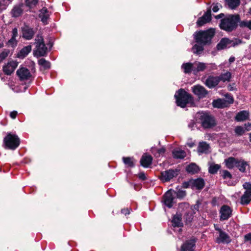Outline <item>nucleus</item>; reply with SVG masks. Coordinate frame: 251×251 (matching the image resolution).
I'll use <instances>...</instances> for the list:
<instances>
[{"instance_id":"nucleus-1","label":"nucleus","mask_w":251,"mask_h":251,"mask_svg":"<svg viewBox=\"0 0 251 251\" xmlns=\"http://www.w3.org/2000/svg\"><path fill=\"white\" fill-rule=\"evenodd\" d=\"M240 20L238 14L228 15L222 19L220 23V27L227 32L235 30Z\"/></svg>"},{"instance_id":"nucleus-2","label":"nucleus","mask_w":251,"mask_h":251,"mask_svg":"<svg viewBox=\"0 0 251 251\" xmlns=\"http://www.w3.org/2000/svg\"><path fill=\"white\" fill-rule=\"evenodd\" d=\"M195 119L197 122L201 124L202 127L205 129L212 128L216 125L214 117L207 112H198L196 115Z\"/></svg>"},{"instance_id":"nucleus-3","label":"nucleus","mask_w":251,"mask_h":251,"mask_svg":"<svg viewBox=\"0 0 251 251\" xmlns=\"http://www.w3.org/2000/svg\"><path fill=\"white\" fill-rule=\"evenodd\" d=\"M175 98L177 106L185 108L188 103H193L194 99L192 95L183 89H180L176 92Z\"/></svg>"},{"instance_id":"nucleus-4","label":"nucleus","mask_w":251,"mask_h":251,"mask_svg":"<svg viewBox=\"0 0 251 251\" xmlns=\"http://www.w3.org/2000/svg\"><path fill=\"white\" fill-rule=\"evenodd\" d=\"M214 34V29L210 28L207 30L196 32L194 34V36L197 43L205 45L211 42V40Z\"/></svg>"},{"instance_id":"nucleus-5","label":"nucleus","mask_w":251,"mask_h":251,"mask_svg":"<svg viewBox=\"0 0 251 251\" xmlns=\"http://www.w3.org/2000/svg\"><path fill=\"white\" fill-rule=\"evenodd\" d=\"M20 140L16 134L9 133L4 138L3 147L5 149L15 150L20 145Z\"/></svg>"},{"instance_id":"nucleus-6","label":"nucleus","mask_w":251,"mask_h":251,"mask_svg":"<svg viewBox=\"0 0 251 251\" xmlns=\"http://www.w3.org/2000/svg\"><path fill=\"white\" fill-rule=\"evenodd\" d=\"M36 48L34 50L33 54L37 57L44 56L47 55L48 48L46 46L44 39L42 36L38 35L35 39Z\"/></svg>"},{"instance_id":"nucleus-7","label":"nucleus","mask_w":251,"mask_h":251,"mask_svg":"<svg viewBox=\"0 0 251 251\" xmlns=\"http://www.w3.org/2000/svg\"><path fill=\"white\" fill-rule=\"evenodd\" d=\"M246 190L240 198V203L243 205H247L251 201V183L246 182L243 185Z\"/></svg>"},{"instance_id":"nucleus-8","label":"nucleus","mask_w":251,"mask_h":251,"mask_svg":"<svg viewBox=\"0 0 251 251\" xmlns=\"http://www.w3.org/2000/svg\"><path fill=\"white\" fill-rule=\"evenodd\" d=\"M216 69V65L214 63H205L198 62L194 64L193 73L196 74L198 72H202L205 70L211 71Z\"/></svg>"},{"instance_id":"nucleus-9","label":"nucleus","mask_w":251,"mask_h":251,"mask_svg":"<svg viewBox=\"0 0 251 251\" xmlns=\"http://www.w3.org/2000/svg\"><path fill=\"white\" fill-rule=\"evenodd\" d=\"M217 229L219 230V229ZM219 232H217L218 235L215 239V242L218 244L230 243L231 240L229 235L223 230L219 229Z\"/></svg>"},{"instance_id":"nucleus-10","label":"nucleus","mask_w":251,"mask_h":251,"mask_svg":"<svg viewBox=\"0 0 251 251\" xmlns=\"http://www.w3.org/2000/svg\"><path fill=\"white\" fill-rule=\"evenodd\" d=\"M205 85L209 89L216 87L219 83V78L218 76L209 75L207 77L202 78Z\"/></svg>"},{"instance_id":"nucleus-11","label":"nucleus","mask_w":251,"mask_h":251,"mask_svg":"<svg viewBox=\"0 0 251 251\" xmlns=\"http://www.w3.org/2000/svg\"><path fill=\"white\" fill-rule=\"evenodd\" d=\"M177 175V170L169 169L161 172L160 179L163 182H168Z\"/></svg>"},{"instance_id":"nucleus-12","label":"nucleus","mask_w":251,"mask_h":251,"mask_svg":"<svg viewBox=\"0 0 251 251\" xmlns=\"http://www.w3.org/2000/svg\"><path fill=\"white\" fill-rule=\"evenodd\" d=\"M232 210L229 206L223 205L219 211L220 220L222 221L228 220L232 216Z\"/></svg>"},{"instance_id":"nucleus-13","label":"nucleus","mask_w":251,"mask_h":251,"mask_svg":"<svg viewBox=\"0 0 251 251\" xmlns=\"http://www.w3.org/2000/svg\"><path fill=\"white\" fill-rule=\"evenodd\" d=\"M192 91L200 99L206 97L208 93V91L203 86L200 85L193 86L192 87Z\"/></svg>"},{"instance_id":"nucleus-14","label":"nucleus","mask_w":251,"mask_h":251,"mask_svg":"<svg viewBox=\"0 0 251 251\" xmlns=\"http://www.w3.org/2000/svg\"><path fill=\"white\" fill-rule=\"evenodd\" d=\"M163 199L164 204L166 206L169 208L173 207L175 197L172 189L169 190L165 193Z\"/></svg>"},{"instance_id":"nucleus-15","label":"nucleus","mask_w":251,"mask_h":251,"mask_svg":"<svg viewBox=\"0 0 251 251\" xmlns=\"http://www.w3.org/2000/svg\"><path fill=\"white\" fill-rule=\"evenodd\" d=\"M211 20V8H209L204 15L199 18L197 22V25L201 26Z\"/></svg>"},{"instance_id":"nucleus-16","label":"nucleus","mask_w":251,"mask_h":251,"mask_svg":"<svg viewBox=\"0 0 251 251\" xmlns=\"http://www.w3.org/2000/svg\"><path fill=\"white\" fill-rule=\"evenodd\" d=\"M23 37L26 40H30L33 38L35 31L33 28L28 26H25L22 28Z\"/></svg>"},{"instance_id":"nucleus-17","label":"nucleus","mask_w":251,"mask_h":251,"mask_svg":"<svg viewBox=\"0 0 251 251\" xmlns=\"http://www.w3.org/2000/svg\"><path fill=\"white\" fill-rule=\"evenodd\" d=\"M16 73L21 80L29 79L31 76L30 71L25 68H22L18 69Z\"/></svg>"},{"instance_id":"nucleus-18","label":"nucleus","mask_w":251,"mask_h":251,"mask_svg":"<svg viewBox=\"0 0 251 251\" xmlns=\"http://www.w3.org/2000/svg\"><path fill=\"white\" fill-rule=\"evenodd\" d=\"M195 244L196 241L194 239L187 240L181 245L180 251H194Z\"/></svg>"},{"instance_id":"nucleus-19","label":"nucleus","mask_w":251,"mask_h":251,"mask_svg":"<svg viewBox=\"0 0 251 251\" xmlns=\"http://www.w3.org/2000/svg\"><path fill=\"white\" fill-rule=\"evenodd\" d=\"M18 66V63L15 61H12L8 63L3 67V71L5 74L10 75L14 71Z\"/></svg>"},{"instance_id":"nucleus-20","label":"nucleus","mask_w":251,"mask_h":251,"mask_svg":"<svg viewBox=\"0 0 251 251\" xmlns=\"http://www.w3.org/2000/svg\"><path fill=\"white\" fill-rule=\"evenodd\" d=\"M191 184L192 188L201 190L204 187L205 182L203 178L200 177L196 179H191Z\"/></svg>"},{"instance_id":"nucleus-21","label":"nucleus","mask_w":251,"mask_h":251,"mask_svg":"<svg viewBox=\"0 0 251 251\" xmlns=\"http://www.w3.org/2000/svg\"><path fill=\"white\" fill-rule=\"evenodd\" d=\"M172 155L175 159H183L186 156V152L182 149L176 148L172 151Z\"/></svg>"},{"instance_id":"nucleus-22","label":"nucleus","mask_w":251,"mask_h":251,"mask_svg":"<svg viewBox=\"0 0 251 251\" xmlns=\"http://www.w3.org/2000/svg\"><path fill=\"white\" fill-rule=\"evenodd\" d=\"M152 157L150 155L144 154L140 160L141 165L144 168H148L151 164Z\"/></svg>"},{"instance_id":"nucleus-23","label":"nucleus","mask_w":251,"mask_h":251,"mask_svg":"<svg viewBox=\"0 0 251 251\" xmlns=\"http://www.w3.org/2000/svg\"><path fill=\"white\" fill-rule=\"evenodd\" d=\"M31 50L32 47L31 45L24 47L17 53V57L20 59L24 58L31 51Z\"/></svg>"},{"instance_id":"nucleus-24","label":"nucleus","mask_w":251,"mask_h":251,"mask_svg":"<svg viewBox=\"0 0 251 251\" xmlns=\"http://www.w3.org/2000/svg\"><path fill=\"white\" fill-rule=\"evenodd\" d=\"M238 159L233 157H229L225 160V163L226 167L229 169H232L236 167Z\"/></svg>"},{"instance_id":"nucleus-25","label":"nucleus","mask_w":251,"mask_h":251,"mask_svg":"<svg viewBox=\"0 0 251 251\" xmlns=\"http://www.w3.org/2000/svg\"><path fill=\"white\" fill-rule=\"evenodd\" d=\"M49 12L46 8L43 7L40 10L39 17L41 19V21L44 24H47V21L49 18Z\"/></svg>"},{"instance_id":"nucleus-26","label":"nucleus","mask_w":251,"mask_h":251,"mask_svg":"<svg viewBox=\"0 0 251 251\" xmlns=\"http://www.w3.org/2000/svg\"><path fill=\"white\" fill-rule=\"evenodd\" d=\"M249 166V164L242 159H238L236 167L238 169L240 172L245 173L246 172V168Z\"/></svg>"},{"instance_id":"nucleus-27","label":"nucleus","mask_w":251,"mask_h":251,"mask_svg":"<svg viewBox=\"0 0 251 251\" xmlns=\"http://www.w3.org/2000/svg\"><path fill=\"white\" fill-rule=\"evenodd\" d=\"M186 170L189 174L194 175L198 173L200 171V168L196 164L192 163L187 166Z\"/></svg>"},{"instance_id":"nucleus-28","label":"nucleus","mask_w":251,"mask_h":251,"mask_svg":"<svg viewBox=\"0 0 251 251\" xmlns=\"http://www.w3.org/2000/svg\"><path fill=\"white\" fill-rule=\"evenodd\" d=\"M151 151L155 157H159L165 153L166 149L164 147L160 149H157L155 147H152L151 149Z\"/></svg>"},{"instance_id":"nucleus-29","label":"nucleus","mask_w":251,"mask_h":251,"mask_svg":"<svg viewBox=\"0 0 251 251\" xmlns=\"http://www.w3.org/2000/svg\"><path fill=\"white\" fill-rule=\"evenodd\" d=\"M212 105L215 108H223L227 107L225 99H218L214 100L212 102Z\"/></svg>"},{"instance_id":"nucleus-30","label":"nucleus","mask_w":251,"mask_h":251,"mask_svg":"<svg viewBox=\"0 0 251 251\" xmlns=\"http://www.w3.org/2000/svg\"><path fill=\"white\" fill-rule=\"evenodd\" d=\"M249 113L247 111L243 110L238 113L235 120L238 122L244 121L249 118Z\"/></svg>"},{"instance_id":"nucleus-31","label":"nucleus","mask_w":251,"mask_h":251,"mask_svg":"<svg viewBox=\"0 0 251 251\" xmlns=\"http://www.w3.org/2000/svg\"><path fill=\"white\" fill-rule=\"evenodd\" d=\"M181 215H175L172 220V225L174 227H182L183 226L181 222Z\"/></svg>"},{"instance_id":"nucleus-32","label":"nucleus","mask_w":251,"mask_h":251,"mask_svg":"<svg viewBox=\"0 0 251 251\" xmlns=\"http://www.w3.org/2000/svg\"><path fill=\"white\" fill-rule=\"evenodd\" d=\"M209 146L205 142H202L199 143L198 151L201 153H207L208 152Z\"/></svg>"},{"instance_id":"nucleus-33","label":"nucleus","mask_w":251,"mask_h":251,"mask_svg":"<svg viewBox=\"0 0 251 251\" xmlns=\"http://www.w3.org/2000/svg\"><path fill=\"white\" fill-rule=\"evenodd\" d=\"M23 10L20 5H16L11 11V15L13 17H18L22 14Z\"/></svg>"},{"instance_id":"nucleus-34","label":"nucleus","mask_w":251,"mask_h":251,"mask_svg":"<svg viewBox=\"0 0 251 251\" xmlns=\"http://www.w3.org/2000/svg\"><path fill=\"white\" fill-rule=\"evenodd\" d=\"M220 168L221 165L219 164H216L214 163H209L208 172L210 174H215Z\"/></svg>"},{"instance_id":"nucleus-35","label":"nucleus","mask_w":251,"mask_h":251,"mask_svg":"<svg viewBox=\"0 0 251 251\" xmlns=\"http://www.w3.org/2000/svg\"><path fill=\"white\" fill-rule=\"evenodd\" d=\"M181 68L183 70L185 74H189L193 72L194 64L191 63H183L181 66Z\"/></svg>"},{"instance_id":"nucleus-36","label":"nucleus","mask_w":251,"mask_h":251,"mask_svg":"<svg viewBox=\"0 0 251 251\" xmlns=\"http://www.w3.org/2000/svg\"><path fill=\"white\" fill-rule=\"evenodd\" d=\"M228 43V38H222L220 42L217 45V48L218 50H223L226 48H229Z\"/></svg>"},{"instance_id":"nucleus-37","label":"nucleus","mask_w":251,"mask_h":251,"mask_svg":"<svg viewBox=\"0 0 251 251\" xmlns=\"http://www.w3.org/2000/svg\"><path fill=\"white\" fill-rule=\"evenodd\" d=\"M231 74L229 72H226L225 73L221 74L218 76L219 78V82L222 81L223 82L229 81L231 78Z\"/></svg>"},{"instance_id":"nucleus-38","label":"nucleus","mask_w":251,"mask_h":251,"mask_svg":"<svg viewBox=\"0 0 251 251\" xmlns=\"http://www.w3.org/2000/svg\"><path fill=\"white\" fill-rule=\"evenodd\" d=\"M176 191L172 190L173 194H176L177 198L179 199H182L186 196V191L178 187L176 188Z\"/></svg>"},{"instance_id":"nucleus-39","label":"nucleus","mask_w":251,"mask_h":251,"mask_svg":"<svg viewBox=\"0 0 251 251\" xmlns=\"http://www.w3.org/2000/svg\"><path fill=\"white\" fill-rule=\"evenodd\" d=\"M122 159L123 162L127 167L132 168L135 166L133 157H123Z\"/></svg>"},{"instance_id":"nucleus-40","label":"nucleus","mask_w":251,"mask_h":251,"mask_svg":"<svg viewBox=\"0 0 251 251\" xmlns=\"http://www.w3.org/2000/svg\"><path fill=\"white\" fill-rule=\"evenodd\" d=\"M226 4L232 9L236 8L240 4V0H225Z\"/></svg>"},{"instance_id":"nucleus-41","label":"nucleus","mask_w":251,"mask_h":251,"mask_svg":"<svg viewBox=\"0 0 251 251\" xmlns=\"http://www.w3.org/2000/svg\"><path fill=\"white\" fill-rule=\"evenodd\" d=\"M203 44H199L197 43L192 48V50L194 53L197 54H201L203 50Z\"/></svg>"},{"instance_id":"nucleus-42","label":"nucleus","mask_w":251,"mask_h":251,"mask_svg":"<svg viewBox=\"0 0 251 251\" xmlns=\"http://www.w3.org/2000/svg\"><path fill=\"white\" fill-rule=\"evenodd\" d=\"M38 64L43 68L44 70H47L50 68V63L49 61L45 60L44 58H41L38 60Z\"/></svg>"},{"instance_id":"nucleus-43","label":"nucleus","mask_w":251,"mask_h":251,"mask_svg":"<svg viewBox=\"0 0 251 251\" xmlns=\"http://www.w3.org/2000/svg\"><path fill=\"white\" fill-rule=\"evenodd\" d=\"M239 26L241 28H247L251 30V20H240Z\"/></svg>"},{"instance_id":"nucleus-44","label":"nucleus","mask_w":251,"mask_h":251,"mask_svg":"<svg viewBox=\"0 0 251 251\" xmlns=\"http://www.w3.org/2000/svg\"><path fill=\"white\" fill-rule=\"evenodd\" d=\"M225 99H224L227 107L229 106L230 104L233 103L234 98L230 94L227 93L225 95Z\"/></svg>"},{"instance_id":"nucleus-45","label":"nucleus","mask_w":251,"mask_h":251,"mask_svg":"<svg viewBox=\"0 0 251 251\" xmlns=\"http://www.w3.org/2000/svg\"><path fill=\"white\" fill-rule=\"evenodd\" d=\"M18 41L16 39L11 37V38L7 41V45L8 47L14 48L17 46Z\"/></svg>"},{"instance_id":"nucleus-46","label":"nucleus","mask_w":251,"mask_h":251,"mask_svg":"<svg viewBox=\"0 0 251 251\" xmlns=\"http://www.w3.org/2000/svg\"><path fill=\"white\" fill-rule=\"evenodd\" d=\"M246 131L245 127L237 126L235 128V133L238 136L242 135Z\"/></svg>"},{"instance_id":"nucleus-47","label":"nucleus","mask_w":251,"mask_h":251,"mask_svg":"<svg viewBox=\"0 0 251 251\" xmlns=\"http://www.w3.org/2000/svg\"><path fill=\"white\" fill-rule=\"evenodd\" d=\"M38 2V0H26L25 2L27 6L31 8L35 6Z\"/></svg>"},{"instance_id":"nucleus-48","label":"nucleus","mask_w":251,"mask_h":251,"mask_svg":"<svg viewBox=\"0 0 251 251\" xmlns=\"http://www.w3.org/2000/svg\"><path fill=\"white\" fill-rule=\"evenodd\" d=\"M222 176L224 179H230L232 178V175L227 170H223Z\"/></svg>"},{"instance_id":"nucleus-49","label":"nucleus","mask_w":251,"mask_h":251,"mask_svg":"<svg viewBox=\"0 0 251 251\" xmlns=\"http://www.w3.org/2000/svg\"><path fill=\"white\" fill-rule=\"evenodd\" d=\"M198 123L197 121L195 120H191L188 124V126L191 130H194V128L196 127V124Z\"/></svg>"},{"instance_id":"nucleus-50","label":"nucleus","mask_w":251,"mask_h":251,"mask_svg":"<svg viewBox=\"0 0 251 251\" xmlns=\"http://www.w3.org/2000/svg\"><path fill=\"white\" fill-rule=\"evenodd\" d=\"M185 218L187 222H190L193 219V215L191 213L187 212L185 215Z\"/></svg>"},{"instance_id":"nucleus-51","label":"nucleus","mask_w":251,"mask_h":251,"mask_svg":"<svg viewBox=\"0 0 251 251\" xmlns=\"http://www.w3.org/2000/svg\"><path fill=\"white\" fill-rule=\"evenodd\" d=\"M212 11L214 12H217L218 11V10H219V7H222L221 4L218 3H213L212 5Z\"/></svg>"},{"instance_id":"nucleus-52","label":"nucleus","mask_w":251,"mask_h":251,"mask_svg":"<svg viewBox=\"0 0 251 251\" xmlns=\"http://www.w3.org/2000/svg\"><path fill=\"white\" fill-rule=\"evenodd\" d=\"M242 43V40L239 39L235 38L232 39V47H236Z\"/></svg>"},{"instance_id":"nucleus-53","label":"nucleus","mask_w":251,"mask_h":251,"mask_svg":"<svg viewBox=\"0 0 251 251\" xmlns=\"http://www.w3.org/2000/svg\"><path fill=\"white\" fill-rule=\"evenodd\" d=\"M8 51H2L0 53V62L3 61L8 56Z\"/></svg>"},{"instance_id":"nucleus-54","label":"nucleus","mask_w":251,"mask_h":251,"mask_svg":"<svg viewBox=\"0 0 251 251\" xmlns=\"http://www.w3.org/2000/svg\"><path fill=\"white\" fill-rule=\"evenodd\" d=\"M182 187L185 188H187L189 186H191L192 187V184H191V179H190L188 181H184L182 184Z\"/></svg>"},{"instance_id":"nucleus-55","label":"nucleus","mask_w":251,"mask_h":251,"mask_svg":"<svg viewBox=\"0 0 251 251\" xmlns=\"http://www.w3.org/2000/svg\"><path fill=\"white\" fill-rule=\"evenodd\" d=\"M18 29L17 28L15 27L13 28L12 30V34H11V37H13V38L16 39V37H18Z\"/></svg>"},{"instance_id":"nucleus-56","label":"nucleus","mask_w":251,"mask_h":251,"mask_svg":"<svg viewBox=\"0 0 251 251\" xmlns=\"http://www.w3.org/2000/svg\"><path fill=\"white\" fill-rule=\"evenodd\" d=\"M131 211H132L131 208H124L121 210V213L126 215L129 214Z\"/></svg>"},{"instance_id":"nucleus-57","label":"nucleus","mask_w":251,"mask_h":251,"mask_svg":"<svg viewBox=\"0 0 251 251\" xmlns=\"http://www.w3.org/2000/svg\"><path fill=\"white\" fill-rule=\"evenodd\" d=\"M200 204V203L199 202H197V203L193 206V208L192 209V210L193 211V214L195 213V211L199 210Z\"/></svg>"},{"instance_id":"nucleus-58","label":"nucleus","mask_w":251,"mask_h":251,"mask_svg":"<svg viewBox=\"0 0 251 251\" xmlns=\"http://www.w3.org/2000/svg\"><path fill=\"white\" fill-rule=\"evenodd\" d=\"M138 177L139 178L142 180H145L146 179L147 177L146 176V175L144 173H140L139 174V175H138Z\"/></svg>"},{"instance_id":"nucleus-59","label":"nucleus","mask_w":251,"mask_h":251,"mask_svg":"<svg viewBox=\"0 0 251 251\" xmlns=\"http://www.w3.org/2000/svg\"><path fill=\"white\" fill-rule=\"evenodd\" d=\"M17 111H13L12 112H10V117L13 119H14L16 118L17 115Z\"/></svg>"},{"instance_id":"nucleus-60","label":"nucleus","mask_w":251,"mask_h":251,"mask_svg":"<svg viewBox=\"0 0 251 251\" xmlns=\"http://www.w3.org/2000/svg\"><path fill=\"white\" fill-rule=\"evenodd\" d=\"M245 241H251V233L246 234L244 236Z\"/></svg>"},{"instance_id":"nucleus-61","label":"nucleus","mask_w":251,"mask_h":251,"mask_svg":"<svg viewBox=\"0 0 251 251\" xmlns=\"http://www.w3.org/2000/svg\"><path fill=\"white\" fill-rule=\"evenodd\" d=\"M245 129L246 131H249L251 130V124L248 123L245 124Z\"/></svg>"},{"instance_id":"nucleus-62","label":"nucleus","mask_w":251,"mask_h":251,"mask_svg":"<svg viewBox=\"0 0 251 251\" xmlns=\"http://www.w3.org/2000/svg\"><path fill=\"white\" fill-rule=\"evenodd\" d=\"M224 16H225L224 14H223V13H221V14H219V15H216V16L215 17V19H221V18H222V19H223V18H224Z\"/></svg>"},{"instance_id":"nucleus-63","label":"nucleus","mask_w":251,"mask_h":251,"mask_svg":"<svg viewBox=\"0 0 251 251\" xmlns=\"http://www.w3.org/2000/svg\"><path fill=\"white\" fill-rule=\"evenodd\" d=\"M235 58L234 56H231L229 59V62L230 64L234 62Z\"/></svg>"},{"instance_id":"nucleus-64","label":"nucleus","mask_w":251,"mask_h":251,"mask_svg":"<svg viewBox=\"0 0 251 251\" xmlns=\"http://www.w3.org/2000/svg\"><path fill=\"white\" fill-rule=\"evenodd\" d=\"M247 15L250 16L251 18V8L249 9V11L247 14Z\"/></svg>"}]
</instances>
